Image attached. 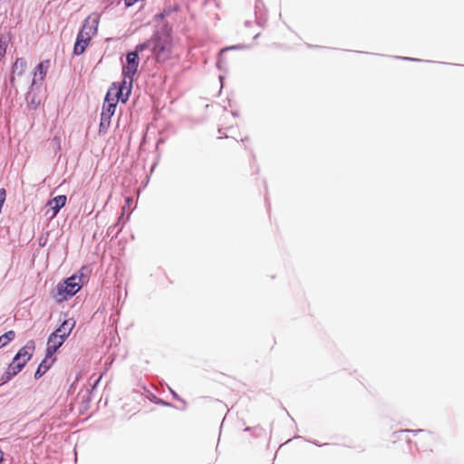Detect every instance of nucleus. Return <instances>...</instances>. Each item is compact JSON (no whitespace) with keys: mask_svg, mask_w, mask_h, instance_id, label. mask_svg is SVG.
I'll use <instances>...</instances> for the list:
<instances>
[{"mask_svg":"<svg viewBox=\"0 0 464 464\" xmlns=\"http://www.w3.org/2000/svg\"><path fill=\"white\" fill-rule=\"evenodd\" d=\"M149 48L154 58L159 63H164L171 57L172 40L170 34L167 31L157 32L146 43L137 46L139 51Z\"/></svg>","mask_w":464,"mask_h":464,"instance_id":"f257e3e1","label":"nucleus"},{"mask_svg":"<svg viewBox=\"0 0 464 464\" xmlns=\"http://www.w3.org/2000/svg\"><path fill=\"white\" fill-rule=\"evenodd\" d=\"M34 350V343L31 341L18 351L3 376L4 382H8L23 370L26 362L32 358Z\"/></svg>","mask_w":464,"mask_h":464,"instance_id":"f03ea898","label":"nucleus"},{"mask_svg":"<svg viewBox=\"0 0 464 464\" xmlns=\"http://www.w3.org/2000/svg\"><path fill=\"white\" fill-rule=\"evenodd\" d=\"M98 20L96 18L88 17L85 19L82 30L79 32L74 44L73 53L76 55L82 54L89 45L92 37L98 31Z\"/></svg>","mask_w":464,"mask_h":464,"instance_id":"7ed1b4c3","label":"nucleus"},{"mask_svg":"<svg viewBox=\"0 0 464 464\" xmlns=\"http://www.w3.org/2000/svg\"><path fill=\"white\" fill-rule=\"evenodd\" d=\"M85 269V267H82L80 271V276H72L71 277L67 278L63 285H59L57 287L58 295L61 297L59 298V301H62L63 299H66L67 296H72L78 291L81 289L83 282H82V276L83 273L82 271Z\"/></svg>","mask_w":464,"mask_h":464,"instance_id":"20e7f679","label":"nucleus"},{"mask_svg":"<svg viewBox=\"0 0 464 464\" xmlns=\"http://www.w3.org/2000/svg\"><path fill=\"white\" fill-rule=\"evenodd\" d=\"M131 86L127 84V81H122L121 83H112L107 92L104 102L118 103L119 101L126 102L130 93Z\"/></svg>","mask_w":464,"mask_h":464,"instance_id":"39448f33","label":"nucleus"},{"mask_svg":"<svg viewBox=\"0 0 464 464\" xmlns=\"http://www.w3.org/2000/svg\"><path fill=\"white\" fill-rule=\"evenodd\" d=\"M140 51L136 48L135 52H130L126 56L127 63L122 68L123 80L127 81V84L132 85L133 76L138 71L139 67V56Z\"/></svg>","mask_w":464,"mask_h":464,"instance_id":"423d86ee","label":"nucleus"},{"mask_svg":"<svg viewBox=\"0 0 464 464\" xmlns=\"http://www.w3.org/2000/svg\"><path fill=\"white\" fill-rule=\"evenodd\" d=\"M65 339L56 334L55 333L51 334L47 341L46 357L51 358L53 354L63 345Z\"/></svg>","mask_w":464,"mask_h":464,"instance_id":"0eeeda50","label":"nucleus"},{"mask_svg":"<svg viewBox=\"0 0 464 464\" xmlns=\"http://www.w3.org/2000/svg\"><path fill=\"white\" fill-rule=\"evenodd\" d=\"M27 68V63L24 58H17L13 66V74L11 77V82L14 83L15 78L20 79L25 72Z\"/></svg>","mask_w":464,"mask_h":464,"instance_id":"6e6552de","label":"nucleus"},{"mask_svg":"<svg viewBox=\"0 0 464 464\" xmlns=\"http://www.w3.org/2000/svg\"><path fill=\"white\" fill-rule=\"evenodd\" d=\"M49 67H50L49 60H44V61L41 62L34 69V79H33L32 83L34 84L38 81H40V82L44 81V79L46 76Z\"/></svg>","mask_w":464,"mask_h":464,"instance_id":"1a4fd4ad","label":"nucleus"},{"mask_svg":"<svg viewBox=\"0 0 464 464\" xmlns=\"http://www.w3.org/2000/svg\"><path fill=\"white\" fill-rule=\"evenodd\" d=\"M74 326L75 321L73 319H68L65 320L53 333L60 334L61 337L66 340Z\"/></svg>","mask_w":464,"mask_h":464,"instance_id":"9d476101","label":"nucleus"},{"mask_svg":"<svg viewBox=\"0 0 464 464\" xmlns=\"http://www.w3.org/2000/svg\"><path fill=\"white\" fill-rule=\"evenodd\" d=\"M66 200V196L59 195L48 202V205L52 208L53 211V217H54L59 212V210L65 206Z\"/></svg>","mask_w":464,"mask_h":464,"instance_id":"9b49d317","label":"nucleus"},{"mask_svg":"<svg viewBox=\"0 0 464 464\" xmlns=\"http://www.w3.org/2000/svg\"><path fill=\"white\" fill-rule=\"evenodd\" d=\"M116 106L117 103H114V102L110 103L104 102L101 116L111 121V116L115 112Z\"/></svg>","mask_w":464,"mask_h":464,"instance_id":"f8f14e48","label":"nucleus"},{"mask_svg":"<svg viewBox=\"0 0 464 464\" xmlns=\"http://www.w3.org/2000/svg\"><path fill=\"white\" fill-rule=\"evenodd\" d=\"M47 358L46 357L41 363L40 365L38 366L35 373H34V378L35 379H39L41 378L46 372L47 370L50 368L51 366V363H47Z\"/></svg>","mask_w":464,"mask_h":464,"instance_id":"ddd939ff","label":"nucleus"},{"mask_svg":"<svg viewBox=\"0 0 464 464\" xmlns=\"http://www.w3.org/2000/svg\"><path fill=\"white\" fill-rule=\"evenodd\" d=\"M15 337V333L13 330L6 332L5 334L0 336V348L5 346L8 343L13 341Z\"/></svg>","mask_w":464,"mask_h":464,"instance_id":"4468645a","label":"nucleus"},{"mask_svg":"<svg viewBox=\"0 0 464 464\" xmlns=\"http://www.w3.org/2000/svg\"><path fill=\"white\" fill-rule=\"evenodd\" d=\"M111 121L101 116V121L99 125V135H104L110 128Z\"/></svg>","mask_w":464,"mask_h":464,"instance_id":"2eb2a0df","label":"nucleus"},{"mask_svg":"<svg viewBox=\"0 0 464 464\" xmlns=\"http://www.w3.org/2000/svg\"><path fill=\"white\" fill-rule=\"evenodd\" d=\"M9 39L6 36L0 37V60L5 56Z\"/></svg>","mask_w":464,"mask_h":464,"instance_id":"dca6fc26","label":"nucleus"},{"mask_svg":"<svg viewBox=\"0 0 464 464\" xmlns=\"http://www.w3.org/2000/svg\"><path fill=\"white\" fill-rule=\"evenodd\" d=\"M139 0H125V5L127 6H131L133 5L136 2H138Z\"/></svg>","mask_w":464,"mask_h":464,"instance_id":"f3484780","label":"nucleus"},{"mask_svg":"<svg viewBox=\"0 0 464 464\" xmlns=\"http://www.w3.org/2000/svg\"><path fill=\"white\" fill-rule=\"evenodd\" d=\"M4 460V452L0 450V463H2Z\"/></svg>","mask_w":464,"mask_h":464,"instance_id":"a211bd4d","label":"nucleus"}]
</instances>
